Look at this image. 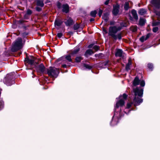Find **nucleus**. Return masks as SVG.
I'll list each match as a JSON object with an SVG mask.
<instances>
[{
  "instance_id": "obj_41",
  "label": "nucleus",
  "mask_w": 160,
  "mask_h": 160,
  "mask_svg": "<svg viewBox=\"0 0 160 160\" xmlns=\"http://www.w3.org/2000/svg\"><path fill=\"white\" fill-rule=\"evenodd\" d=\"M36 10L38 12H40L42 10V8L38 7H36Z\"/></svg>"
},
{
  "instance_id": "obj_16",
  "label": "nucleus",
  "mask_w": 160,
  "mask_h": 160,
  "mask_svg": "<svg viewBox=\"0 0 160 160\" xmlns=\"http://www.w3.org/2000/svg\"><path fill=\"white\" fill-rule=\"evenodd\" d=\"M140 82V81L139 78L137 77H136L133 81V84L134 86H136L139 85Z\"/></svg>"
},
{
  "instance_id": "obj_2",
  "label": "nucleus",
  "mask_w": 160,
  "mask_h": 160,
  "mask_svg": "<svg viewBox=\"0 0 160 160\" xmlns=\"http://www.w3.org/2000/svg\"><path fill=\"white\" fill-rule=\"evenodd\" d=\"M22 47V39L18 38L13 43L11 50L13 52H15L21 49Z\"/></svg>"
},
{
  "instance_id": "obj_52",
  "label": "nucleus",
  "mask_w": 160,
  "mask_h": 160,
  "mask_svg": "<svg viewBox=\"0 0 160 160\" xmlns=\"http://www.w3.org/2000/svg\"><path fill=\"white\" fill-rule=\"evenodd\" d=\"M114 24V22H110V25H112Z\"/></svg>"
},
{
  "instance_id": "obj_42",
  "label": "nucleus",
  "mask_w": 160,
  "mask_h": 160,
  "mask_svg": "<svg viewBox=\"0 0 160 160\" xmlns=\"http://www.w3.org/2000/svg\"><path fill=\"white\" fill-rule=\"evenodd\" d=\"M127 97V95L125 93H124L122 95V97L123 98V99L124 100L126 99Z\"/></svg>"
},
{
  "instance_id": "obj_45",
  "label": "nucleus",
  "mask_w": 160,
  "mask_h": 160,
  "mask_svg": "<svg viewBox=\"0 0 160 160\" xmlns=\"http://www.w3.org/2000/svg\"><path fill=\"white\" fill-rule=\"evenodd\" d=\"M132 104L130 103H128L127 105V108H129L131 106Z\"/></svg>"
},
{
  "instance_id": "obj_17",
  "label": "nucleus",
  "mask_w": 160,
  "mask_h": 160,
  "mask_svg": "<svg viewBox=\"0 0 160 160\" xmlns=\"http://www.w3.org/2000/svg\"><path fill=\"white\" fill-rule=\"evenodd\" d=\"M123 52L120 49H118L115 53V55L117 57H121L122 55Z\"/></svg>"
},
{
  "instance_id": "obj_34",
  "label": "nucleus",
  "mask_w": 160,
  "mask_h": 160,
  "mask_svg": "<svg viewBox=\"0 0 160 160\" xmlns=\"http://www.w3.org/2000/svg\"><path fill=\"white\" fill-rule=\"evenodd\" d=\"M148 67L149 68L151 69V70H152L153 68V66L152 64L151 63H148Z\"/></svg>"
},
{
  "instance_id": "obj_8",
  "label": "nucleus",
  "mask_w": 160,
  "mask_h": 160,
  "mask_svg": "<svg viewBox=\"0 0 160 160\" xmlns=\"http://www.w3.org/2000/svg\"><path fill=\"white\" fill-rule=\"evenodd\" d=\"M129 16L130 19L131 20H133V19L136 20H137L138 19V17L136 11L134 10H132L131 12L129 13Z\"/></svg>"
},
{
  "instance_id": "obj_12",
  "label": "nucleus",
  "mask_w": 160,
  "mask_h": 160,
  "mask_svg": "<svg viewBox=\"0 0 160 160\" xmlns=\"http://www.w3.org/2000/svg\"><path fill=\"white\" fill-rule=\"evenodd\" d=\"M62 11L66 13H68L69 11V6L67 4H64L62 6Z\"/></svg>"
},
{
  "instance_id": "obj_22",
  "label": "nucleus",
  "mask_w": 160,
  "mask_h": 160,
  "mask_svg": "<svg viewBox=\"0 0 160 160\" xmlns=\"http://www.w3.org/2000/svg\"><path fill=\"white\" fill-rule=\"evenodd\" d=\"M62 22L59 20H56L55 21V25L58 26H60L62 24Z\"/></svg>"
},
{
  "instance_id": "obj_50",
  "label": "nucleus",
  "mask_w": 160,
  "mask_h": 160,
  "mask_svg": "<svg viewBox=\"0 0 160 160\" xmlns=\"http://www.w3.org/2000/svg\"><path fill=\"white\" fill-rule=\"evenodd\" d=\"M103 31L105 33H108V31L106 29H105L103 28Z\"/></svg>"
},
{
  "instance_id": "obj_49",
  "label": "nucleus",
  "mask_w": 160,
  "mask_h": 160,
  "mask_svg": "<svg viewBox=\"0 0 160 160\" xmlns=\"http://www.w3.org/2000/svg\"><path fill=\"white\" fill-rule=\"evenodd\" d=\"M93 46V45L92 44H91L88 45V48H91Z\"/></svg>"
},
{
  "instance_id": "obj_56",
  "label": "nucleus",
  "mask_w": 160,
  "mask_h": 160,
  "mask_svg": "<svg viewBox=\"0 0 160 160\" xmlns=\"http://www.w3.org/2000/svg\"><path fill=\"white\" fill-rule=\"evenodd\" d=\"M26 15H26H25V16Z\"/></svg>"
},
{
  "instance_id": "obj_44",
  "label": "nucleus",
  "mask_w": 160,
  "mask_h": 160,
  "mask_svg": "<svg viewBox=\"0 0 160 160\" xmlns=\"http://www.w3.org/2000/svg\"><path fill=\"white\" fill-rule=\"evenodd\" d=\"M143 88L142 89L141 88V97H142L143 94Z\"/></svg>"
},
{
  "instance_id": "obj_33",
  "label": "nucleus",
  "mask_w": 160,
  "mask_h": 160,
  "mask_svg": "<svg viewBox=\"0 0 160 160\" xmlns=\"http://www.w3.org/2000/svg\"><path fill=\"white\" fill-rule=\"evenodd\" d=\"M84 66L86 68L90 69L92 68V67L88 65L84 64Z\"/></svg>"
},
{
  "instance_id": "obj_29",
  "label": "nucleus",
  "mask_w": 160,
  "mask_h": 160,
  "mask_svg": "<svg viewBox=\"0 0 160 160\" xmlns=\"http://www.w3.org/2000/svg\"><path fill=\"white\" fill-rule=\"evenodd\" d=\"M146 22V20L142 18H141V26H143L144 25Z\"/></svg>"
},
{
  "instance_id": "obj_54",
  "label": "nucleus",
  "mask_w": 160,
  "mask_h": 160,
  "mask_svg": "<svg viewBox=\"0 0 160 160\" xmlns=\"http://www.w3.org/2000/svg\"><path fill=\"white\" fill-rule=\"evenodd\" d=\"M21 54V52H20L18 54L19 55H20Z\"/></svg>"
},
{
  "instance_id": "obj_9",
  "label": "nucleus",
  "mask_w": 160,
  "mask_h": 160,
  "mask_svg": "<svg viewBox=\"0 0 160 160\" xmlns=\"http://www.w3.org/2000/svg\"><path fill=\"white\" fill-rule=\"evenodd\" d=\"M64 23L66 26H69L73 24V21L71 18H68L65 20Z\"/></svg>"
},
{
  "instance_id": "obj_6",
  "label": "nucleus",
  "mask_w": 160,
  "mask_h": 160,
  "mask_svg": "<svg viewBox=\"0 0 160 160\" xmlns=\"http://www.w3.org/2000/svg\"><path fill=\"white\" fill-rule=\"evenodd\" d=\"M36 69L38 74H41L43 73L45 70V67L42 64H41L38 66H36Z\"/></svg>"
},
{
  "instance_id": "obj_20",
  "label": "nucleus",
  "mask_w": 160,
  "mask_h": 160,
  "mask_svg": "<svg viewBox=\"0 0 160 160\" xmlns=\"http://www.w3.org/2000/svg\"><path fill=\"white\" fill-rule=\"evenodd\" d=\"M108 14L105 13L102 16V18L106 22H107L108 19Z\"/></svg>"
},
{
  "instance_id": "obj_15",
  "label": "nucleus",
  "mask_w": 160,
  "mask_h": 160,
  "mask_svg": "<svg viewBox=\"0 0 160 160\" xmlns=\"http://www.w3.org/2000/svg\"><path fill=\"white\" fill-rule=\"evenodd\" d=\"M79 50V48L78 47H76L73 51H72L70 52V54L73 56L76 54Z\"/></svg>"
},
{
  "instance_id": "obj_46",
  "label": "nucleus",
  "mask_w": 160,
  "mask_h": 160,
  "mask_svg": "<svg viewBox=\"0 0 160 160\" xmlns=\"http://www.w3.org/2000/svg\"><path fill=\"white\" fill-rule=\"evenodd\" d=\"M61 4L60 2H58L57 3V6L58 8H61Z\"/></svg>"
},
{
  "instance_id": "obj_4",
  "label": "nucleus",
  "mask_w": 160,
  "mask_h": 160,
  "mask_svg": "<svg viewBox=\"0 0 160 160\" xmlns=\"http://www.w3.org/2000/svg\"><path fill=\"white\" fill-rule=\"evenodd\" d=\"M59 73V70L55 67H50L47 69V74L51 77L56 78Z\"/></svg>"
},
{
  "instance_id": "obj_7",
  "label": "nucleus",
  "mask_w": 160,
  "mask_h": 160,
  "mask_svg": "<svg viewBox=\"0 0 160 160\" xmlns=\"http://www.w3.org/2000/svg\"><path fill=\"white\" fill-rule=\"evenodd\" d=\"M151 3L154 8L158 9L160 8V0H152Z\"/></svg>"
},
{
  "instance_id": "obj_51",
  "label": "nucleus",
  "mask_w": 160,
  "mask_h": 160,
  "mask_svg": "<svg viewBox=\"0 0 160 160\" xmlns=\"http://www.w3.org/2000/svg\"><path fill=\"white\" fill-rule=\"evenodd\" d=\"M94 18H91L90 19V21L91 22H92V21H94Z\"/></svg>"
},
{
  "instance_id": "obj_38",
  "label": "nucleus",
  "mask_w": 160,
  "mask_h": 160,
  "mask_svg": "<svg viewBox=\"0 0 160 160\" xmlns=\"http://www.w3.org/2000/svg\"><path fill=\"white\" fill-rule=\"evenodd\" d=\"M131 30L133 32H135L137 30V28L135 27H133L131 28Z\"/></svg>"
},
{
  "instance_id": "obj_35",
  "label": "nucleus",
  "mask_w": 160,
  "mask_h": 160,
  "mask_svg": "<svg viewBox=\"0 0 160 160\" xmlns=\"http://www.w3.org/2000/svg\"><path fill=\"white\" fill-rule=\"evenodd\" d=\"M146 12V11L145 9L143 8L141 9V15L143 14Z\"/></svg>"
},
{
  "instance_id": "obj_37",
  "label": "nucleus",
  "mask_w": 160,
  "mask_h": 160,
  "mask_svg": "<svg viewBox=\"0 0 160 160\" xmlns=\"http://www.w3.org/2000/svg\"><path fill=\"white\" fill-rule=\"evenodd\" d=\"M160 23V22H153V26L158 25Z\"/></svg>"
},
{
  "instance_id": "obj_39",
  "label": "nucleus",
  "mask_w": 160,
  "mask_h": 160,
  "mask_svg": "<svg viewBox=\"0 0 160 160\" xmlns=\"http://www.w3.org/2000/svg\"><path fill=\"white\" fill-rule=\"evenodd\" d=\"M158 30V28L157 27H155L153 28L152 31L154 32H156Z\"/></svg>"
},
{
  "instance_id": "obj_27",
  "label": "nucleus",
  "mask_w": 160,
  "mask_h": 160,
  "mask_svg": "<svg viewBox=\"0 0 160 160\" xmlns=\"http://www.w3.org/2000/svg\"><path fill=\"white\" fill-rule=\"evenodd\" d=\"M82 59L81 57H78L75 59V62H80Z\"/></svg>"
},
{
  "instance_id": "obj_26",
  "label": "nucleus",
  "mask_w": 160,
  "mask_h": 160,
  "mask_svg": "<svg viewBox=\"0 0 160 160\" xmlns=\"http://www.w3.org/2000/svg\"><path fill=\"white\" fill-rule=\"evenodd\" d=\"M124 9L125 10H128L129 8V3L128 2H126L125 3L124 6Z\"/></svg>"
},
{
  "instance_id": "obj_32",
  "label": "nucleus",
  "mask_w": 160,
  "mask_h": 160,
  "mask_svg": "<svg viewBox=\"0 0 160 160\" xmlns=\"http://www.w3.org/2000/svg\"><path fill=\"white\" fill-rule=\"evenodd\" d=\"M32 13V12L31 10L30 9H28L27 11L26 14L30 15Z\"/></svg>"
},
{
  "instance_id": "obj_31",
  "label": "nucleus",
  "mask_w": 160,
  "mask_h": 160,
  "mask_svg": "<svg viewBox=\"0 0 160 160\" xmlns=\"http://www.w3.org/2000/svg\"><path fill=\"white\" fill-rule=\"evenodd\" d=\"M93 49L95 51H98L99 49V47L97 45H95L93 47Z\"/></svg>"
},
{
  "instance_id": "obj_48",
  "label": "nucleus",
  "mask_w": 160,
  "mask_h": 160,
  "mask_svg": "<svg viewBox=\"0 0 160 160\" xmlns=\"http://www.w3.org/2000/svg\"><path fill=\"white\" fill-rule=\"evenodd\" d=\"M110 0H107L105 2V5H108L109 3Z\"/></svg>"
},
{
  "instance_id": "obj_28",
  "label": "nucleus",
  "mask_w": 160,
  "mask_h": 160,
  "mask_svg": "<svg viewBox=\"0 0 160 160\" xmlns=\"http://www.w3.org/2000/svg\"><path fill=\"white\" fill-rule=\"evenodd\" d=\"M97 13V12L96 10L92 11L91 12L90 14L93 17H96V15Z\"/></svg>"
},
{
  "instance_id": "obj_13",
  "label": "nucleus",
  "mask_w": 160,
  "mask_h": 160,
  "mask_svg": "<svg viewBox=\"0 0 160 160\" xmlns=\"http://www.w3.org/2000/svg\"><path fill=\"white\" fill-rule=\"evenodd\" d=\"M119 12V8L118 6H115L113 7V9L112 11L113 14L114 15H117Z\"/></svg>"
},
{
  "instance_id": "obj_19",
  "label": "nucleus",
  "mask_w": 160,
  "mask_h": 160,
  "mask_svg": "<svg viewBox=\"0 0 160 160\" xmlns=\"http://www.w3.org/2000/svg\"><path fill=\"white\" fill-rule=\"evenodd\" d=\"M150 34H148L146 36H143L141 38V42H143L144 41L146 40L150 36Z\"/></svg>"
},
{
  "instance_id": "obj_1",
  "label": "nucleus",
  "mask_w": 160,
  "mask_h": 160,
  "mask_svg": "<svg viewBox=\"0 0 160 160\" xmlns=\"http://www.w3.org/2000/svg\"><path fill=\"white\" fill-rule=\"evenodd\" d=\"M128 24L129 22L128 21H123L120 23V26L117 27L114 26L110 27L108 32L109 35L115 40H121L122 38L121 33H119L117 34H116V33L118 31L121 29L122 28L127 27Z\"/></svg>"
},
{
  "instance_id": "obj_53",
  "label": "nucleus",
  "mask_w": 160,
  "mask_h": 160,
  "mask_svg": "<svg viewBox=\"0 0 160 160\" xmlns=\"http://www.w3.org/2000/svg\"><path fill=\"white\" fill-rule=\"evenodd\" d=\"M143 102V99L141 98V103Z\"/></svg>"
},
{
  "instance_id": "obj_40",
  "label": "nucleus",
  "mask_w": 160,
  "mask_h": 160,
  "mask_svg": "<svg viewBox=\"0 0 160 160\" xmlns=\"http://www.w3.org/2000/svg\"><path fill=\"white\" fill-rule=\"evenodd\" d=\"M102 10L101 9H99V11L98 13V15L99 17H101L102 14Z\"/></svg>"
},
{
  "instance_id": "obj_23",
  "label": "nucleus",
  "mask_w": 160,
  "mask_h": 160,
  "mask_svg": "<svg viewBox=\"0 0 160 160\" xmlns=\"http://www.w3.org/2000/svg\"><path fill=\"white\" fill-rule=\"evenodd\" d=\"M93 53H94V52L91 49H88L86 51L85 55L87 56V55H90Z\"/></svg>"
},
{
  "instance_id": "obj_47",
  "label": "nucleus",
  "mask_w": 160,
  "mask_h": 160,
  "mask_svg": "<svg viewBox=\"0 0 160 160\" xmlns=\"http://www.w3.org/2000/svg\"><path fill=\"white\" fill-rule=\"evenodd\" d=\"M18 22L19 23H22L24 22V21L22 20H19Z\"/></svg>"
},
{
  "instance_id": "obj_14",
  "label": "nucleus",
  "mask_w": 160,
  "mask_h": 160,
  "mask_svg": "<svg viewBox=\"0 0 160 160\" xmlns=\"http://www.w3.org/2000/svg\"><path fill=\"white\" fill-rule=\"evenodd\" d=\"M36 5L37 6H39L41 7H43L44 6L43 1L42 0H37L36 1Z\"/></svg>"
},
{
  "instance_id": "obj_55",
  "label": "nucleus",
  "mask_w": 160,
  "mask_h": 160,
  "mask_svg": "<svg viewBox=\"0 0 160 160\" xmlns=\"http://www.w3.org/2000/svg\"><path fill=\"white\" fill-rule=\"evenodd\" d=\"M138 12L139 13H140V11H138Z\"/></svg>"
},
{
  "instance_id": "obj_3",
  "label": "nucleus",
  "mask_w": 160,
  "mask_h": 160,
  "mask_svg": "<svg viewBox=\"0 0 160 160\" xmlns=\"http://www.w3.org/2000/svg\"><path fill=\"white\" fill-rule=\"evenodd\" d=\"M133 92L134 95V102L136 104L140 103V88L138 87L134 88Z\"/></svg>"
},
{
  "instance_id": "obj_21",
  "label": "nucleus",
  "mask_w": 160,
  "mask_h": 160,
  "mask_svg": "<svg viewBox=\"0 0 160 160\" xmlns=\"http://www.w3.org/2000/svg\"><path fill=\"white\" fill-rule=\"evenodd\" d=\"M71 56L70 53L69 55L66 56L65 57V59L68 62H72V60L71 58Z\"/></svg>"
},
{
  "instance_id": "obj_43",
  "label": "nucleus",
  "mask_w": 160,
  "mask_h": 160,
  "mask_svg": "<svg viewBox=\"0 0 160 160\" xmlns=\"http://www.w3.org/2000/svg\"><path fill=\"white\" fill-rule=\"evenodd\" d=\"M57 36L59 38H60L62 36V33H58Z\"/></svg>"
},
{
  "instance_id": "obj_36",
  "label": "nucleus",
  "mask_w": 160,
  "mask_h": 160,
  "mask_svg": "<svg viewBox=\"0 0 160 160\" xmlns=\"http://www.w3.org/2000/svg\"><path fill=\"white\" fill-rule=\"evenodd\" d=\"M145 85V81L143 80H141V87H144Z\"/></svg>"
},
{
  "instance_id": "obj_24",
  "label": "nucleus",
  "mask_w": 160,
  "mask_h": 160,
  "mask_svg": "<svg viewBox=\"0 0 160 160\" xmlns=\"http://www.w3.org/2000/svg\"><path fill=\"white\" fill-rule=\"evenodd\" d=\"M71 64L68 62H66V64L62 65V67L63 68H67L71 66Z\"/></svg>"
},
{
  "instance_id": "obj_18",
  "label": "nucleus",
  "mask_w": 160,
  "mask_h": 160,
  "mask_svg": "<svg viewBox=\"0 0 160 160\" xmlns=\"http://www.w3.org/2000/svg\"><path fill=\"white\" fill-rule=\"evenodd\" d=\"M132 64V61L130 58L128 60V62L127 64L126 67V69L127 71H128L130 69V66Z\"/></svg>"
},
{
  "instance_id": "obj_5",
  "label": "nucleus",
  "mask_w": 160,
  "mask_h": 160,
  "mask_svg": "<svg viewBox=\"0 0 160 160\" xmlns=\"http://www.w3.org/2000/svg\"><path fill=\"white\" fill-rule=\"evenodd\" d=\"M25 62L26 63H28V64L31 65L32 67V68L36 67L38 64L36 58L33 56L26 58L25 59Z\"/></svg>"
},
{
  "instance_id": "obj_30",
  "label": "nucleus",
  "mask_w": 160,
  "mask_h": 160,
  "mask_svg": "<svg viewBox=\"0 0 160 160\" xmlns=\"http://www.w3.org/2000/svg\"><path fill=\"white\" fill-rule=\"evenodd\" d=\"M79 25L78 24H75L73 26V28L74 30L78 29L79 27Z\"/></svg>"
},
{
  "instance_id": "obj_11",
  "label": "nucleus",
  "mask_w": 160,
  "mask_h": 160,
  "mask_svg": "<svg viewBox=\"0 0 160 160\" xmlns=\"http://www.w3.org/2000/svg\"><path fill=\"white\" fill-rule=\"evenodd\" d=\"M124 101L122 99H120L116 104V107L118 108L119 106H122L124 105Z\"/></svg>"
},
{
  "instance_id": "obj_10",
  "label": "nucleus",
  "mask_w": 160,
  "mask_h": 160,
  "mask_svg": "<svg viewBox=\"0 0 160 160\" xmlns=\"http://www.w3.org/2000/svg\"><path fill=\"white\" fill-rule=\"evenodd\" d=\"M3 82L5 84L8 86H11L13 84V81L11 80L8 79L7 77L4 78Z\"/></svg>"
},
{
  "instance_id": "obj_25",
  "label": "nucleus",
  "mask_w": 160,
  "mask_h": 160,
  "mask_svg": "<svg viewBox=\"0 0 160 160\" xmlns=\"http://www.w3.org/2000/svg\"><path fill=\"white\" fill-rule=\"evenodd\" d=\"M4 106V103L2 99H0V110L3 108Z\"/></svg>"
}]
</instances>
